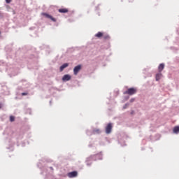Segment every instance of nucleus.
<instances>
[{
    "label": "nucleus",
    "mask_w": 179,
    "mask_h": 179,
    "mask_svg": "<svg viewBox=\"0 0 179 179\" xmlns=\"http://www.w3.org/2000/svg\"><path fill=\"white\" fill-rule=\"evenodd\" d=\"M6 3H10L12 2V0H6Z\"/></svg>",
    "instance_id": "dca6fc26"
},
{
    "label": "nucleus",
    "mask_w": 179,
    "mask_h": 179,
    "mask_svg": "<svg viewBox=\"0 0 179 179\" xmlns=\"http://www.w3.org/2000/svg\"><path fill=\"white\" fill-rule=\"evenodd\" d=\"M136 93V88H129L124 93V94H129V96H132V94H135Z\"/></svg>",
    "instance_id": "f257e3e1"
},
{
    "label": "nucleus",
    "mask_w": 179,
    "mask_h": 179,
    "mask_svg": "<svg viewBox=\"0 0 179 179\" xmlns=\"http://www.w3.org/2000/svg\"><path fill=\"white\" fill-rule=\"evenodd\" d=\"M103 38L105 39V40H107V38H110V36H108V35H103Z\"/></svg>",
    "instance_id": "2eb2a0df"
},
{
    "label": "nucleus",
    "mask_w": 179,
    "mask_h": 179,
    "mask_svg": "<svg viewBox=\"0 0 179 179\" xmlns=\"http://www.w3.org/2000/svg\"><path fill=\"white\" fill-rule=\"evenodd\" d=\"M68 177H69V178H73L75 177H78V171H74L72 172H70L67 174Z\"/></svg>",
    "instance_id": "20e7f679"
},
{
    "label": "nucleus",
    "mask_w": 179,
    "mask_h": 179,
    "mask_svg": "<svg viewBox=\"0 0 179 179\" xmlns=\"http://www.w3.org/2000/svg\"><path fill=\"white\" fill-rule=\"evenodd\" d=\"M94 132H95L96 134H100L101 131L99 129H96L94 130Z\"/></svg>",
    "instance_id": "4468645a"
},
{
    "label": "nucleus",
    "mask_w": 179,
    "mask_h": 179,
    "mask_svg": "<svg viewBox=\"0 0 179 179\" xmlns=\"http://www.w3.org/2000/svg\"><path fill=\"white\" fill-rule=\"evenodd\" d=\"M103 33L102 32H98L95 34V37H97L98 38H101L103 37Z\"/></svg>",
    "instance_id": "9b49d317"
},
{
    "label": "nucleus",
    "mask_w": 179,
    "mask_h": 179,
    "mask_svg": "<svg viewBox=\"0 0 179 179\" xmlns=\"http://www.w3.org/2000/svg\"><path fill=\"white\" fill-rule=\"evenodd\" d=\"M42 15L45 16V17H47V19H51L52 22H57V20L54 18L52 15H50V14H48L46 13H42Z\"/></svg>",
    "instance_id": "f03ea898"
},
{
    "label": "nucleus",
    "mask_w": 179,
    "mask_h": 179,
    "mask_svg": "<svg viewBox=\"0 0 179 179\" xmlns=\"http://www.w3.org/2000/svg\"><path fill=\"white\" fill-rule=\"evenodd\" d=\"M0 34H1V32H0Z\"/></svg>",
    "instance_id": "aec40b11"
},
{
    "label": "nucleus",
    "mask_w": 179,
    "mask_h": 179,
    "mask_svg": "<svg viewBox=\"0 0 179 179\" xmlns=\"http://www.w3.org/2000/svg\"><path fill=\"white\" fill-rule=\"evenodd\" d=\"M10 122H13V121H15L14 116H10Z\"/></svg>",
    "instance_id": "ddd939ff"
},
{
    "label": "nucleus",
    "mask_w": 179,
    "mask_h": 179,
    "mask_svg": "<svg viewBox=\"0 0 179 179\" xmlns=\"http://www.w3.org/2000/svg\"><path fill=\"white\" fill-rule=\"evenodd\" d=\"M82 69V66L81 65H78L73 69V73L74 75H78L79 73V71Z\"/></svg>",
    "instance_id": "39448f33"
},
{
    "label": "nucleus",
    "mask_w": 179,
    "mask_h": 179,
    "mask_svg": "<svg viewBox=\"0 0 179 179\" xmlns=\"http://www.w3.org/2000/svg\"><path fill=\"white\" fill-rule=\"evenodd\" d=\"M163 69H164V64H160L159 67H158V71L159 72H162V71H163Z\"/></svg>",
    "instance_id": "1a4fd4ad"
},
{
    "label": "nucleus",
    "mask_w": 179,
    "mask_h": 179,
    "mask_svg": "<svg viewBox=\"0 0 179 179\" xmlns=\"http://www.w3.org/2000/svg\"><path fill=\"white\" fill-rule=\"evenodd\" d=\"M22 96H27V93H26V92H22Z\"/></svg>",
    "instance_id": "f3484780"
},
{
    "label": "nucleus",
    "mask_w": 179,
    "mask_h": 179,
    "mask_svg": "<svg viewBox=\"0 0 179 179\" xmlns=\"http://www.w3.org/2000/svg\"><path fill=\"white\" fill-rule=\"evenodd\" d=\"M68 66H69V64L68 63H65L64 64H62L60 66V72H62V71H64V69H65V68H68Z\"/></svg>",
    "instance_id": "0eeeda50"
},
{
    "label": "nucleus",
    "mask_w": 179,
    "mask_h": 179,
    "mask_svg": "<svg viewBox=\"0 0 179 179\" xmlns=\"http://www.w3.org/2000/svg\"><path fill=\"white\" fill-rule=\"evenodd\" d=\"M113 129V124L109 123L106 127V133L111 134V130Z\"/></svg>",
    "instance_id": "7ed1b4c3"
},
{
    "label": "nucleus",
    "mask_w": 179,
    "mask_h": 179,
    "mask_svg": "<svg viewBox=\"0 0 179 179\" xmlns=\"http://www.w3.org/2000/svg\"><path fill=\"white\" fill-rule=\"evenodd\" d=\"M2 107H3V104L0 103V110H1V108H2Z\"/></svg>",
    "instance_id": "a211bd4d"
},
{
    "label": "nucleus",
    "mask_w": 179,
    "mask_h": 179,
    "mask_svg": "<svg viewBox=\"0 0 179 179\" xmlns=\"http://www.w3.org/2000/svg\"><path fill=\"white\" fill-rule=\"evenodd\" d=\"M162 76H163V75L162 74V73H159L156 75V80H160V79H162Z\"/></svg>",
    "instance_id": "9d476101"
},
{
    "label": "nucleus",
    "mask_w": 179,
    "mask_h": 179,
    "mask_svg": "<svg viewBox=\"0 0 179 179\" xmlns=\"http://www.w3.org/2000/svg\"><path fill=\"white\" fill-rule=\"evenodd\" d=\"M128 107V104H125L124 106L123 107L124 109L127 108Z\"/></svg>",
    "instance_id": "6ab92c4d"
},
{
    "label": "nucleus",
    "mask_w": 179,
    "mask_h": 179,
    "mask_svg": "<svg viewBox=\"0 0 179 179\" xmlns=\"http://www.w3.org/2000/svg\"><path fill=\"white\" fill-rule=\"evenodd\" d=\"M173 133L178 134L179 133V126H176L173 128Z\"/></svg>",
    "instance_id": "f8f14e48"
},
{
    "label": "nucleus",
    "mask_w": 179,
    "mask_h": 179,
    "mask_svg": "<svg viewBox=\"0 0 179 179\" xmlns=\"http://www.w3.org/2000/svg\"><path fill=\"white\" fill-rule=\"evenodd\" d=\"M59 13H68L69 10L67 8H60L59 9Z\"/></svg>",
    "instance_id": "6e6552de"
},
{
    "label": "nucleus",
    "mask_w": 179,
    "mask_h": 179,
    "mask_svg": "<svg viewBox=\"0 0 179 179\" xmlns=\"http://www.w3.org/2000/svg\"><path fill=\"white\" fill-rule=\"evenodd\" d=\"M71 76L69 74H66L63 76L62 80L63 82H68V80H71Z\"/></svg>",
    "instance_id": "423d86ee"
}]
</instances>
